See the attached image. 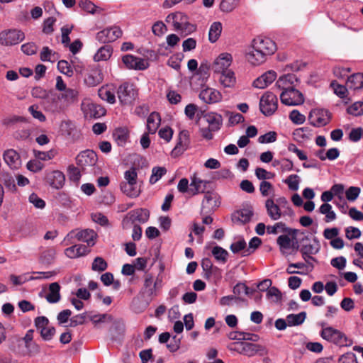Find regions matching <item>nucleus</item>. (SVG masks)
<instances>
[{"label":"nucleus","mask_w":363,"mask_h":363,"mask_svg":"<svg viewBox=\"0 0 363 363\" xmlns=\"http://www.w3.org/2000/svg\"><path fill=\"white\" fill-rule=\"evenodd\" d=\"M5 162L12 169H17L21 166V160L19 154L13 149H9L4 152L3 155Z\"/></svg>","instance_id":"4be33fe9"},{"label":"nucleus","mask_w":363,"mask_h":363,"mask_svg":"<svg viewBox=\"0 0 363 363\" xmlns=\"http://www.w3.org/2000/svg\"><path fill=\"white\" fill-rule=\"evenodd\" d=\"M222 32V24L220 22H214L210 27L208 33V39L211 43H215L218 40Z\"/></svg>","instance_id":"a18cd8bd"},{"label":"nucleus","mask_w":363,"mask_h":363,"mask_svg":"<svg viewBox=\"0 0 363 363\" xmlns=\"http://www.w3.org/2000/svg\"><path fill=\"white\" fill-rule=\"evenodd\" d=\"M347 87L350 89H360L363 87V73H356L348 77Z\"/></svg>","instance_id":"4c0bfd02"},{"label":"nucleus","mask_w":363,"mask_h":363,"mask_svg":"<svg viewBox=\"0 0 363 363\" xmlns=\"http://www.w3.org/2000/svg\"><path fill=\"white\" fill-rule=\"evenodd\" d=\"M1 181L4 183L6 188L11 191L16 190V186L13 177L7 173H4L1 175Z\"/></svg>","instance_id":"603ef678"},{"label":"nucleus","mask_w":363,"mask_h":363,"mask_svg":"<svg viewBox=\"0 0 363 363\" xmlns=\"http://www.w3.org/2000/svg\"><path fill=\"white\" fill-rule=\"evenodd\" d=\"M189 18L186 15L181 12H176L169 14L166 18V21L169 23H172L175 30L179 31L182 26Z\"/></svg>","instance_id":"c756f323"},{"label":"nucleus","mask_w":363,"mask_h":363,"mask_svg":"<svg viewBox=\"0 0 363 363\" xmlns=\"http://www.w3.org/2000/svg\"><path fill=\"white\" fill-rule=\"evenodd\" d=\"M108 268V263L101 257H96L91 264V269L94 272H102Z\"/></svg>","instance_id":"3c124183"},{"label":"nucleus","mask_w":363,"mask_h":363,"mask_svg":"<svg viewBox=\"0 0 363 363\" xmlns=\"http://www.w3.org/2000/svg\"><path fill=\"white\" fill-rule=\"evenodd\" d=\"M96 238L97 234L94 230L76 229L70 231L65 237V240L68 241L69 243L71 244L74 242V240L76 239L78 241L86 242L89 246H93L95 245Z\"/></svg>","instance_id":"20e7f679"},{"label":"nucleus","mask_w":363,"mask_h":363,"mask_svg":"<svg viewBox=\"0 0 363 363\" xmlns=\"http://www.w3.org/2000/svg\"><path fill=\"white\" fill-rule=\"evenodd\" d=\"M218 81L223 88L235 89L237 79L235 72L232 70H225V72L219 74Z\"/></svg>","instance_id":"b1692460"},{"label":"nucleus","mask_w":363,"mask_h":363,"mask_svg":"<svg viewBox=\"0 0 363 363\" xmlns=\"http://www.w3.org/2000/svg\"><path fill=\"white\" fill-rule=\"evenodd\" d=\"M46 180L52 187L59 189L63 186L65 177L62 172L55 170L47 174Z\"/></svg>","instance_id":"a878e982"},{"label":"nucleus","mask_w":363,"mask_h":363,"mask_svg":"<svg viewBox=\"0 0 363 363\" xmlns=\"http://www.w3.org/2000/svg\"><path fill=\"white\" fill-rule=\"evenodd\" d=\"M240 0H221L219 8L222 12L230 13L240 5Z\"/></svg>","instance_id":"c03bdc74"},{"label":"nucleus","mask_w":363,"mask_h":363,"mask_svg":"<svg viewBox=\"0 0 363 363\" xmlns=\"http://www.w3.org/2000/svg\"><path fill=\"white\" fill-rule=\"evenodd\" d=\"M338 363H357V361L353 352H347L339 358Z\"/></svg>","instance_id":"774afa93"},{"label":"nucleus","mask_w":363,"mask_h":363,"mask_svg":"<svg viewBox=\"0 0 363 363\" xmlns=\"http://www.w3.org/2000/svg\"><path fill=\"white\" fill-rule=\"evenodd\" d=\"M55 254L56 252L53 247L46 248L42 251L40 255V262L43 264H50L54 261Z\"/></svg>","instance_id":"49530a36"},{"label":"nucleus","mask_w":363,"mask_h":363,"mask_svg":"<svg viewBox=\"0 0 363 363\" xmlns=\"http://www.w3.org/2000/svg\"><path fill=\"white\" fill-rule=\"evenodd\" d=\"M300 242V252L303 259L305 261L312 259L313 262H317L316 259L311 255H316L320 251V245L318 239L316 238L311 239L308 235H304Z\"/></svg>","instance_id":"7ed1b4c3"},{"label":"nucleus","mask_w":363,"mask_h":363,"mask_svg":"<svg viewBox=\"0 0 363 363\" xmlns=\"http://www.w3.org/2000/svg\"><path fill=\"white\" fill-rule=\"evenodd\" d=\"M277 107L278 99L276 94L267 91L262 96L259 101V109L264 116H272L277 111Z\"/></svg>","instance_id":"39448f33"},{"label":"nucleus","mask_w":363,"mask_h":363,"mask_svg":"<svg viewBox=\"0 0 363 363\" xmlns=\"http://www.w3.org/2000/svg\"><path fill=\"white\" fill-rule=\"evenodd\" d=\"M56 150L53 149L47 152L34 150L35 157L38 160L44 161L52 159L56 155Z\"/></svg>","instance_id":"13d9d810"},{"label":"nucleus","mask_w":363,"mask_h":363,"mask_svg":"<svg viewBox=\"0 0 363 363\" xmlns=\"http://www.w3.org/2000/svg\"><path fill=\"white\" fill-rule=\"evenodd\" d=\"M122 35L120 27L114 26L105 28L96 34V40L101 43H108L116 40Z\"/></svg>","instance_id":"9b49d317"},{"label":"nucleus","mask_w":363,"mask_h":363,"mask_svg":"<svg viewBox=\"0 0 363 363\" xmlns=\"http://www.w3.org/2000/svg\"><path fill=\"white\" fill-rule=\"evenodd\" d=\"M137 177H138V174H137L135 169L131 168L125 172L124 178H125V181L123 182L122 183H130V184H136Z\"/></svg>","instance_id":"0e129e2a"},{"label":"nucleus","mask_w":363,"mask_h":363,"mask_svg":"<svg viewBox=\"0 0 363 363\" xmlns=\"http://www.w3.org/2000/svg\"><path fill=\"white\" fill-rule=\"evenodd\" d=\"M306 313L301 312L298 314H289L286 316L289 326H296L301 325L306 320Z\"/></svg>","instance_id":"37998d69"},{"label":"nucleus","mask_w":363,"mask_h":363,"mask_svg":"<svg viewBox=\"0 0 363 363\" xmlns=\"http://www.w3.org/2000/svg\"><path fill=\"white\" fill-rule=\"evenodd\" d=\"M349 114L358 116L363 114V102L357 101L347 108Z\"/></svg>","instance_id":"680f3d73"},{"label":"nucleus","mask_w":363,"mask_h":363,"mask_svg":"<svg viewBox=\"0 0 363 363\" xmlns=\"http://www.w3.org/2000/svg\"><path fill=\"white\" fill-rule=\"evenodd\" d=\"M24 38V33L16 29L4 30L0 33V44L4 46L17 45Z\"/></svg>","instance_id":"423d86ee"},{"label":"nucleus","mask_w":363,"mask_h":363,"mask_svg":"<svg viewBox=\"0 0 363 363\" xmlns=\"http://www.w3.org/2000/svg\"><path fill=\"white\" fill-rule=\"evenodd\" d=\"M120 187L121 191L129 197L135 198L140 195V189H138L135 184L121 182Z\"/></svg>","instance_id":"a19ab883"},{"label":"nucleus","mask_w":363,"mask_h":363,"mask_svg":"<svg viewBox=\"0 0 363 363\" xmlns=\"http://www.w3.org/2000/svg\"><path fill=\"white\" fill-rule=\"evenodd\" d=\"M78 91L75 89L68 88L63 91L62 93L57 95L58 100H62L67 107L70 104L77 101Z\"/></svg>","instance_id":"7c9ffc66"},{"label":"nucleus","mask_w":363,"mask_h":363,"mask_svg":"<svg viewBox=\"0 0 363 363\" xmlns=\"http://www.w3.org/2000/svg\"><path fill=\"white\" fill-rule=\"evenodd\" d=\"M252 215L253 212L251 208H243L235 212L232 219L234 222L246 223L250 220Z\"/></svg>","instance_id":"c9c22d12"},{"label":"nucleus","mask_w":363,"mask_h":363,"mask_svg":"<svg viewBox=\"0 0 363 363\" xmlns=\"http://www.w3.org/2000/svg\"><path fill=\"white\" fill-rule=\"evenodd\" d=\"M97 160L96 152L91 150H84L76 157V163L82 170L86 167L94 166Z\"/></svg>","instance_id":"ddd939ff"},{"label":"nucleus","mask_w":363,"mask_h":363,"mask_svg":"<svg viewBox=\"0 0 363 363\" xmlns=\"http://www.w3.org/2000/svg\"><path fill=\"white\" fill-rule=\"evenodd\" d=\"M4 124L15 130L13 137L18 141H26L31 139V127L26 118L20 116H12L4 121Z\"/></svg>","instance_id":"f03ea898"},{"label":"nucleus","mask_w":363,"mask_h":363,"mask_svg":"<svg viewBox=\"0 0 363 363\" xmlns=\"http://www.w3.org/2000/svg\"><path fill=\"white\" fill-rule=\"evenodd\" d=\"M57 95L53 96L48 101V108L53 113H59L64 111L67 106L62 100H58Z\"/></svg>","instance_id":"79ce46f5"},{"label":"nucleus","mask_w":363,"mask_h":363,"mask_svg":"<svg viewBox=\"0 0 363 363\" xmlns=\"http://www.w3.org/2000/svg\"><path fill=\"white\" fill-rule=\"evenodd\" d=\"M212 255L214 258L220 262L225 263L228 259V252L227 250L220 246L213 247L211 250Z\"/></svg>","instance_id":"09e8293b"},{"label":"nucleus","mask_w":363,"mask_h":363,"mask_svg":"<svg viewBox=\"0 0 363 363\" xmlns=\"http://www.w3.org/2000/svg\"><path fill=\"white\" fill-rule=\"evenodd\" d=\"M113 137L118 145L124 146L128 140L129 133L125 128H118L113 131Z\"/></svg>","instance_id":"58836bf2"},{"label":"nucleus","mask_w":363,"mask_h":363,"mask_svg":"<svg viewBox=\"0 0 363 363\" xmlns=\"http://www.w3.org/2000/svg\"><path fill=\"white\" fill-rule=\"evenodd\" d=\"M87 252V247L84 245H74L65 250V255L72 259L85 255Z\"/></svg>","instance_id":"473e14b6"},{"label":"nucleus","mask_w":363,"mask_h":363,"mask_svg":"<svg viewBox=\"0 0 363 363\" xmlns=\"http://www.w3.org/2000/svg\"><path fill=\"white\" fill-rule=\"evenodd\" d=\"M103 81L101 70L95 67L91 69L84 78V83L89 86H95Z\"/></svg>","instance_id":"cd10ccee"},{"label":"nucleus","mask_w":363,"mask_h":363,"mask_svg":"<svg viewBox=\"0 0 363 363\" xmlns=\"http://www.w3.org/2000/svg\"><path fill=\"white\" fill-rule=\"evenodd\" d=\"M277 243L279 247L281 254L285 255L288 251L294 247L291 239L288 235H281L277 239Z\"/></svg>","instance_id":"e433bc0d"},{"label":"nucleus","mask_w":363,"mask_h":363,"mask_svg":"<svg viewBox=\"0 0 363 363\" xmlns=\"http://www.w3.org/2000/svg\"><path fill=\"white\" fill-rule=\"evenodd\" d=\"M330 112L326 109L321 108L312 110L308 116L311 123L316 127H322L327 125L330 121Z\"/></svg>","instance_id":"f8f14e48"},{"label":"nucleus","mask_w":363,"mask_h":363,"mask_svg":"<svg viewBox=\"0 0 363 363\" xmlns=\"http://www.w3.org/2000/svg\"><path fill=\"white\" fill-rule=\"evenodd\" d=\"M112 49L109 45L101 47L94 56L96 62L107 60L111 56Z\"/></svg>","instance_id":"de8ad7c7"},{"label":"nucleus","mask_w":363,"mask_h":363,"mask_svg":"<svg viewBox=\"0 0 363 363\" xmlns=\"http://www.w3.org/2000/svg\"><path fill=\"white\" fill-rule=\"evenodd\" d=\"M267 297L272 301L277 303L281 299V293L277 287L272 286L267 291Z\"/></svg>","instance_id":"e2e57ef3"},{"label":"nucleus","mask_w":363,"mask_h":363,"mask_svg":"<svg viewBox=\"0 0 363 363\" xmlns=\"http://www.w3.org/2000/svg\"><path fill=\"white\" fill-rule=\"evenodd\" d=\"M267 349L262 345L251 343L248 342H245L242 355L250 357L257 354L260 356H263L267 354Z\"/></svg>","instance_id":"5701e85b"},{"label":"nucleus","mask_w":363,"mask_h":363,"mask_svg":"<svg viewBox=\"0 0 363 363\" xmlns=\"http://www.w3.org/2000/svg\"><path fill=\"white\" fill-rule=\"evenodd\" d=\"M55 332H56V330L54 327L48 326L47 328H44L43 330L40 331V334L43 340L50 341L53 338V337L55 334Z\"/></svg>","instance_id":"69168bd1"},{"label":"nucleus","mask_w":363,"mask_h":363,"mask_svg":"<svg viewBox=\"0 0 363 363\" xmlns=\"http://www.w3.org/2000/svg\"><path fill=\"white\" fill-rule=\"evenodd\" d=\"M57 69L60 72L68 77H72L74 74L72 67L66 60H60L57 63Z\"/></svg>","instance_id":"bf43d9fd"},{"label":"nucleus","mask_w":363,"mask_h":363,"mask_svg":"<svg viewBox=\"0 0 363 363\" xmlns=\"http://www.w3.org/2000/svg\"><path fill=\"white\" fill-rule=\"evenodd\" d=\"M219 196L213 191H207L204 194L200 213L212 214L220 206Z\"/></svg>","instance_id":"0eeeda50"},{"label":"nucleus","mask_w":363,"mask_h":363,"mask_svg":"<svg viewBox=\"0 0 363 363\" xmlns=\"http://www.w3.org/2000/svg\"><path fill=\"white\" fill-rule=\"evenodd\" d=\"M149 218L150 212L147 209L143 208H137L128 213L123 220V225H127L128 223L143 224L146 223Z\"/></svg>","instance_id":"9d476101"},{"label":"nucleus","mask_w":363,"mask_h":363,"mask_svg":"<svg viewBox=\"0 0 363 363\" xmlns=\"http://www.w3.org/2000/svg\"><path fill=\"white\" fill-rule=\"evenodd\" d=\"M99 96L109 104H114L116 102L115 94L113 91L108 90L107 88L101 87L98 91Z\"/></svg>","instance_id":"8fccbe9b"},{"label":"nucleus","mask_w":363,"mask_h":363,"mask_svg":"<svg viewBox=\"0 0 363 363\" xmlns=\"http://www.w3.org/2000/svg\"><path fill=\"white\" fill-rule=\"evenodd\" d=\"M280 99L286 106H298L304 103L303 94L297 89L281 91Z\"/></svg>","instance_id":"1a4fd4ad"},{"label":"nucleus","mask_w":363,"mask_h":363,"mask_svg":"<svg viewBox=\"0 0 363 363\" xmlns=\"http://www.w3.org/2000/svg\"><path fill=\"white\" fill-rule=\"evenodd\" d=\"M60 286L57 282H53L49 285V291L47 294L45 298L50 303H57L61 298Z\"/></svg>","instance_id":"2f4dec72"},{"label":"nucleus","mask_w":363,"mask_h":363,"mask_svg":"<svg viewBox=\"0 0 363 363\" xmlns=\"http://www.w3.org/2000/svg\"><path fill=\"white\" fill-rule=\"evenodd\" d=\"M289 118L293 123L298 125L303 123L306 120L305 116L301 114L297 110H293L292 111H291L289 114Z\"/></svg>","instance_id":"338daca9"},{"label":"nucleus","mask_w":363,"mask_h":363,"mask_svg":"<svg viewBox=\"0 0 363 363\" xmlns=\"http://www.w3.org/2000/svg\"><path fill=\"white\" fill-rule=\"evenodd\" d=\"M233 62V57L230 54L225 52L220 54L213 62L212 69L216 74H220L230 70L229 67Z\"/></svg>","instance_id":"a211bd4d"},{"label":"nucleus","mask_w":363,"mask_h":363,"mask_svg":"<svg viewBox=\"0 0 363 363\" xmlns=\"http://www.w3.org/2000/svg\"><path fill=\"white\" fill-rule=\"evenodd\" d=\"M57 54L54 52H52V50H50L48 47H43L42 51L40 55V60L42 61H50L53 62L55 60V55Z\"/></svg>","instance_id":"052dcab7"},{"label":"nucleus","mask_w":363,"mask_h":363,"mask_svg":"<svg viewBox=\"0 0 363 363\" xmlns=\"http://www.w3.org/2000/svg\"><path fill=\"white\" fill-rule=\"evenodd\" d=\"M82 110L86 118H99L106 114V109L101 105L94 103H82Z\"/></svg>","instance_id":"6ab92c4d"},{"label":"nucleus","mask_w":363,"mask_h":363,"mask_svg":"<svg viewBox=\"0 0 363 363\" xmlns=\"http://www.w3.org/2000/svg\"><path fill=\"white\" fill-rule=\"evenodd\" d=\"M117 94L122 104H130L134 101L136 91L132 84L124 83L118 87Z\"/></svg>","instance_id":"4468645a"},{"label":"nucleus","mask_w":363,"mask_h":363,"mask_svg":"<svg viewBox=\"0 0 363 363\" xmlns=\"http://www.w3.org/2000/svg\"><path fill=\"white\" fill-rule=\"evenodd\" d=\"M33 334L34 330L30 329L28 330L25 336L22 338L23 341L25 344V347L31 353H38L40 352V347L35 342H33Z\"/></svg>","instance_id":"f704fd0d"},{"label":"nucleus","mask_w":363,"mask_h":363,"mask_svg":"<svg viewBox=\"0 0 363 363\" xmlns=\"http://www.w3.org/2000/svg\"><path fill=\"white\" fill-rule=\"evenodd\" d=\"M162 279L157 277L155 279L151 274H146L144 277L145 293L149 296H155L157 291L162 287Z\"/></svg>","instance_id":"2eb2a0df"},{"label":"nucleus","mask_w":363,"mask_h":363,"mask_svg":"<svg viewBox=\"0 0 363 363\" xmlns=\"http://www.w3.org/2000/svg\"><path fill=\"white\" fill-rule=\"evenodd\" d=\"M277 50L275 43L269 38L257 37L246 54L247 61L252 65H259L267 60Z\"/></svg>","instance_id":"f257e3e1"},{"label":"nucleus","mask_w":363,"mask_h":363,"mask_svg":"<svg viewBox=\"0 0 363 363\" xmlns=\"http://www.w3.org/2000/svg\"><path fill=\"white\" fill-rule=\"evenodd\" d=\"M199 98L204 103L211 104L220 101L222 94L215 89L207 87L201 91Z\"/></svg>","instance_id":"aec40b11"},{"label":"nucleus","mask_w":363,"mask_h":363,"mask_svg":"<svg viewBox=\"0 0 363 363\" xmlns=\"http://www.w3.org/2000/svg\"><path fill=\"white\" fill-rule=\"evenodd\" d=\"M262 240L258 237L252 238L250 242L249 247L242 252V256H248L251 255L254 251L261 245Z\"/></svg>","instance_id":"6e6d98bb"},{"label":"nucleus","mask_w":363,"mask_h":363,"mask_svg":"<svg viewBox=\"0 0 363 363\" xmlns=\"http://www.w3.org/2000/svg\"><path fill=\"white\" fill-rule=\"evenodd\" d=\"M265 208L267 209V213L269 217L274 220H279L281 216H285L286 214L283 213V210L275 203V201L272 199H268L265 201Z\"/></svg>","instance_id":"393cba45"},{"label":"nucleus","mask_w":363,"mask_h":363,"mask_svg":"<svg viewBox=\"0 0 363 363\" xmlns=\"http://www.w3.org/2000/svg\"><path fill=\"white\" fill-rule=\"evenodd\" d=\"M277 78V73L274 71H268L253 82V86L258 89H264L272 83Z\"/></svg>","instance_id":"bb28decb"},{"label":"nucleus","mask_w":363,"mask_h":363,"mask_svg":"<svg viewBox=\"0 0 363 363\" xmlns=\"http://www.w3.org/2000/svg\"><path fill=\"white\" fill-rule=\"evenodd\" d=\"M189 144L190 140L189 131L186 130L180 131L177 143L171 152L172 156L176 157L183 154L184 152L189 148Z\"/></svg>","instance_id":"f3484780"},{"label":"nucleus","mask_w":363,"mask_h":363,"mask_svg":"<svg viewBox=\"0 0 363 363\" xmlns=\"http://www.w3.org/2000/svg\"><path fill=\"white\" fill-rule=\"evenodd\" d=\"M166 172L167 169L163 167H155L152 168L150 183L152 184H155Z\"/></svg>","instance_id":"5fc2aeb1"},{"label":"nucleus","mask_w":363,"mask_h":363,"mask_svg":"<svg viewBox=\"0 0 363 363\" xmlns=\"http://www.w3.org/2000/svg\"><path fill=\"white\" fill-rule=\"evenodd\" d=\"M203 117L208 124V128H211L213 131H218L220 130L223 123V118L220 114L210 112L203 114Z\"/></svg>","instance_id":"c85d7f7f"},{"label":"nucleus","mask_w":363,"mask_h":363,"mask_svg":"<svg viewBox=\"0 0 363 363\" xmlns=\"http://www.w3.org/2000/svg\"><path fill=\"white\" fill-rule=\"evenodd\" d=\"M275 203L279 205L280 208L283 210L284 214H287L289 216H293L294 213L291 208L289 206V203L287 199L285 197H279L274 200Z\"/></svg>","instance_id":"864d4df0"},{"label":"nucleus","mask_w":363,"mask_h":363,"mask_svg":"<svg viewBox=\"0 0 363 363\" xmlns=\"http://www.w3.org/2000/svg\"><path fill=\"white\" fill-rule=\"evenodd\" d=\"M299 182L300 178L297 174H291L284 180V183L292 191H297L298 189Z\"/></svg>","instance_id":"4d7b16f0"},{"label":"nucleus","mask_w":363,"mask_h":363,"mask_svg":"<svg viewBox=\"0 0 363 363\" xmlns=\"http://www.w3.org/2000/svg\"><path fill=\"white\" fill-rule=\"evenodd\" d=\"M300 84V80L294 74H287L281 76L276 82L278 89L287 91L296 89Z\"/></svg>","instance_id":"dca6fc26"},{"label":"nucleus","mask_w":363,"mask_h":363,"mask_svg":"<svg viewBox=\"0 0 363 363\" xmlns=\"http://www.w3.org/2000/svg\"><path fill=\"white\" fill-rule=\"evenodd\" d=\"M320 335L323 339L335 345L343 346L347 344V337L345 334L332 327L323 328Z\"/></svg>","instance_id":"6e6552de"},{"label":"nucleus","mask_w":363,"mask_h":363,"mask_svg":"<svg viewBox=\"0 0 363 363\" xmlns=\"http://www.w3.org/2000/svg\"><path fill=\"white\" fill-rule=\"evenodd\" d=\"M161 122V118L158 113H151L147 119V129L150 134H154L158 129Z\"/></svg>","instance_id":"72a5a7b5"},{"label":"nucleus","mask_w":363,"mask_h":363,"mask_svg":"<svg viewBox=\"0 0 363 363\" xmlns=\"http://www.w3.org/2000/svg\"><path fill=\"white\" fill-rule=\"evenodd\" d=\"M122 61L128 69L143 70L147 68L145 61L132 55H126L123 57Z\"/></svg>","instance_id":"412c9836"},{"label":"nucleus","mask_w":363,"mask_h":363,"mask_svg":"<svg viewBox=\"0 0 363 363\" xmlns=\"http://www.w3.org/2000/svg\"><path fill=\"white\" fill-rule=\"evenodd\" d=\"M206 182L198 178L196 175L191 177L190 191L194 195L203 192L206 189Z\"/></svg>","instance_id":"ea45409f"}]
</instances>
